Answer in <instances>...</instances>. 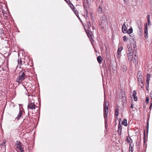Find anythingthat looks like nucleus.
Masks as SVG:
<instances>
[{
	"label": "nucleus",
	"instance_id": "obj_3",
	"mask_svg": "<svg viewBox=\"0 0 152 152\" xmlns=\"http://www.w3.org/2000/svg\"><path fill=\"white\" fill-rule=\"evenodd\" d=\"M26 71H24L21 72V73H20V75L16 79V82L20 84L27 77L26 75Z\"/></svg>",
	"mask_w": 152,
	"mask_h": 152
},
{
	"label": "nucleus",
	"instance_id": "obj_36",
	"mask_svg": "<svg viewBox=\"0 0 152 152\" xmlns=\"http://www.w3.org/2000/svg\"><path fill=\"white\" fill-rule=\"evenodd\" d=\"M126 140H127V142L128 143H129L130 142V140H131L132 139H131V138H126Z\"/></svg>",
	"mask_w": 152,
	"mask_h": 152
},
{
	"label": "nucleus",
	"instance_id": "obj_9",
	"mask_svg": "<svg viewBox=\"0 0 152 152\" xmlns=\"http://www.w3.org/2000/svg\"><path fill=\"white\" fill-rule=\"evenodd\" d=\"M145 37L147 38L148 37V26L147 23L145 24V27L144 28Z\"/></svg>",
	"mask_w": 152,
	"mask_h": 152
},
{
	"label": "nucleus",
	"instance_id": "obj_11",
	"mask_svg": "<svg viewBox=\"0 0 152 152\" xmlns=\"http://www.w3.org/2000/svg\"><path fill=\"white\" fill-rule=\"evenodd\" d=\"M123 47H121L118 48L117 52V54L116 55V57L117 58L119 57L120 54L121 55V50L123 49Z\"/></svg>",
	"mask_w": 152,
	"mask_h": 152
},
{
	"label": "nucleus",
	"instance_id": "obj_18",
	"mask_svg": "<svg viewBox=\"0 0 152 152\" xmlns=\"http://www.w3.org/2000/svg\"><path fill=\"white\" fill-rule=\"evenodd\" d=\"M127 48L128 49V51L129 52H133V49L132 48V45H127Z\"/></svg>",
	"mask_w": 152,
	"mask_h": 152
},
{
	"label": "nucleus",
	"instance_id": "obj_45",
	"mask_svg": "<svg viewBox=\"0 0 152 152\" xmlns=\"http://www.w3.org/2000/svg\"><path fill=\"white\" fill-rule=\"evenodd\" d=\"M139 31L140 33H141L142 31H141V30L140 29Z\"/></svg>",
	"mask_w": 152,
	"mask_h": 152
},
{
	"label": "nucleus",
	"instance_id": "obj_19",
	"mask_svg": "<svg viewBox=\"0 0 152 152\" xmlns=\"http://www.w3.org/2000/svg\"><path fill=\"white\" fill-rule=\"evenodd\" d=\"M97 12L98 13H99L100 14H102L103 12V10H102V8L100 6H99Z\"/></svg>",
	"mask_w": 152,
	"mask_h": 152
},
{
	"label": "nucleus",
	"instance_id": "obj_34",
	"mask_svg": "<svg viewBox=\"0 0 152 152\" xmlns=\"http://www.w3.org/2000/svg\"><path fill=\"white\" fill-rule=\"evenodd\" d=\"M123 41L124 42H126L127 40V37L126 36H124L123 37Z\"/></svg>",
	"mask_w": 152,
	"mask_h": 152
},
{
	"label": "nucleus",
	"instance_id": "obj_17",
	"mask_svg": "<svg viewBox=\"0 0 152 152\" xmlns=\"http://www.w3.org/2000/svg\"><path fill=\"white\" fill-rule=\"evenodd\" d=\"M86 26L87 28H88V29H90L91 27V24L90 21L86 22Z\"/></svg>",
	"mask_w": 152,
	"mask_h": 152
},
{
	"label": "nucleus",
	"instance_id": "obj_37",
	"mask_svg": "<svg viewBox=\"0 0 152 152\" xmlns=\"http://www.w3.org/2000/svg\"><path fill=\"white\" fill-rule=\"evenodd\" d=\"M150 15H147V18L148 21H149V20H150Z\"/></svg>",
	"mask_w": 152,
	"mask_h": 152
},
{
	"label": "nucleus",
	"instance_id": "obj_6",
	"mask_svg": "<svg viewBox=\"0 0 152 152\" xmlns=\"http://www.w3.org/2000/svg\"><path fill=\"white\" fill-rule=\"evenodd\" d=\"M86 33L87 34V35L88 36V37L90 39V40L91 41V43H92V42L94 41V40L93 39V38L92 37V32L90 31V30H88V31H86Z\"/></svg>",
	"mask_w": 152,
	"mask_h": 152
},
{
	"label": "nucleus",
	"instance_id": "obj_33",
	"mask_svg": "<svg viewBox=\"0 0 152 152\" xmlns=\"http://www.w3.org/2000/svg\"><path fill=\"white\" fill-rule=\"evenodd\" d=\"M130 145L129 148V151H131V152H133V147H131V144H130Z\"/></svg>",
	"mask_w": 152,
	"mask_h": 152
},
{
	"label": "nucleus",
	"instance_id": "obj_42",
	"mask_svg": "<svg viewBox=\"0 0 152 152\" xmlns=\"http://www.w3.org/2000/svg\"><path fill=\"white\" fill-rule=\"evenodd\" d=\"M67 3H68V1H69V0H64Z\"/></svg>",
	"mask_w": 152,
	"mask_h": 152
},
{
	"label": "nucleus",
	"instance_id": "obj_20",
	"mask_svg": "<svg viewBox=\"0 0 152 152\" xmlns=\"http://www.w3.org/2000/svg\"><path fill=\"white\" fill-rule=\"evenodd\" d=\"M131 45H132V47H133V48L134 51H136L137 50V49L136 48V45L135 44V42H134L133 43H132V44Z\"/></svg>",
	"mask_w": 152,
	"mask_h": 152
},
{
	"label": "nucleus",
	"instance_id": "obj_12",
	"mask_svg": "<svg viewBox=\"0 0 152 152\" xmlns=\"http://www.w3.org/2000/svg\"><path fill=\"white\" fill-rule=\"evenodd\" d=\"M122 31L123 33H127V30L126 28V25L125 23H124L122 27Z\"/></svg>",
	"mask_w": 152,
	"mask_h": 152
},
{
	"label": "nucleus",
	"instance_id": "obj_8",
	"mask_svg": "<svg viewBox=\"0 0 152 152\" xmlns=\"http://www.w3.org/2000/svg\"><path fill=\"white\" fill-rule=\"evenodd\" d=\"M72 5L73 6V8H72L71 7V8H72L73 11L74 12V13H75V15H76V16L77 17V18H78L82 22V21H81L80 18V17H79V16L78 15V12L77 11V10H76V8L74 7V6L73 5Z\"/></svg>",
	"mask_w": 152,
	"mask_h": 152
},
{
	"label": "nucleus",
	"instance_id": "obj_15",
	"mask_svg": "<svg viewBox=\"0 0 152 152\" xmlns=\"http://www.w3.org/2000/svg\"><path fill=\"white\" fill-rule=\"evenodd\" d=\"M133 94L132 95L133 97L134 98V101H137V98L136 96L137 94V92L135 91H133Z\"/></svg>",
	"mask_w": 152,
	"mask_h": 152
},
{
	"label": "nucleus",
	"instance_id": "obj_38",
	"mask_svg": "<svg viewBox=\"0 0 152 152\" xmlns=\"http://www.w3.org/2000/svg\"><path fill=\"white\" fill-rule=\"evenodd\" d=\"M148 125H147L146 126V130L147 132H148Z\"/></svg>",
	"mask_w": 152,
	"mask_h": 152
},
{
	"label": "nucleus",
	"instance_id": "obj_4",
	"mask_svg": "<svg viewBox=\"0 0 152 152\" xmlns=\"http://www.w3.org/2000/svg\"><path fill=\"white\" fill-rule=\"evenodd\" d=\"M107 20L106 16L104 15H102L100 19L99 25L101 26L102 29H104V27L107 25Z\"/></svg>",
	"mask_w": 152,
	"mask_h": 152
},
{
	"label": "nucleus",
	"instance_id": "obj_31",
	"mask_svg": "<svg viewBox=\"0 0 152 152\" xmlns=\"http://www.w3.org/2000/svg\"><path fill=\"white\" fill-rule=\"evenodd\" d=\"M91 20L92 23V24H95V22L94 19L93 18V17H92L91 18Z\"/></svg>",
	"mask_w": 152,
	"mask_h": 152
},
{
	"label": "nucleus",
	"instance_id": "obj_16",
	"mask_svg": "<svg viewBox=\"0 0 152 152\" xmlns=\"http://www.w3.org/2000/svg\"><path fill=\"white\" fill-rule=\"evenodd\" d=\"M151 74H147L146 75V83H149V80L151 78Z\"/></svg>",
	"mask_w": 152,
	"mask_h": 152
},
{
	"label": "nucleus",
	"instance_id": "obj_22",
	"mask_svg": "<svg viewBox=\"0 0 152 152\" xmlns=\"http://www.w3.org/2000/svg\"><path fill=\"white\" fill-rule=\"evenodd\" d=\"M122 124L124 125L125 126H127V120L126 119H124L122 122Z\"/></svg>",
	"mask_w": 152,
	"mask_h": 152
},
{
	"label": "nucleus",
	"instance_id": "obj_46",
	"mask_svg": "<svg viewBox=\"0 0 152 152\" xmlns=\"http://www.w3.org/2000/svg\"><path fill=\"white\" fill-rule=\"evenodd\" d=\"M77 1H78V0H76Z\"/></svg>",
	"mask_w": 152,
	"mask_h": 152
},
{
	"label": "nucleus",
	"instance_id": "obj_24",
	"mask_svg": "<svg viewBox=\"0 0 152 152\" xmlns=\"http://www.w3.org/2000/svg\"><path fill=\"white\" fill-rule=\"evenodd\" d=\"M97 60L99 63L100 64L102 61V58L100 56H99L97 57Z\"/></svg>",
	"mask_w": 152,
	"mask_h": 152
},
{
	"label": "nucleus",
	"instance_id": "obj_27",
	"mask_svg": "<svg viewBox=\"0 0 152 152\" xmlns=\"http://www.w3.org/2000/svg\"><path fill=\"white\" fill-rule=\"evenodd\" d=\"M18 66H20L21 65H22V60L20 59H18Z\"/></svg>",
	"mask_w": 152,
	"mask_h": 152
},
{
	"label": "nucleus",
	"instance_id": "obj_35",
	"mask_svg": "<svg viewBox=\"0 0 152 152\" xmlns=\"http://www.w3.org/2000/svg\"><path fill=\"white\" fill-rule=\"evenodd\" d=\"M149 102V97H146V103L147 104H148Z\"/></svg>",
	"mask_w": 152,
	"mask_h": 152
},
{
	"label": "nucleus",
	"instance_id": "obj_32",
	"mask_svg": "<svg viewBox=\"0 0 152 152\" xmlns=\"http://www.w3.org/2000/svg\"><path fill=\"white\" fill-rule=\"evenodd\" d=\"M149 84V83H146V90L147 91H148Z\"/></svg>",
	"mask_w": 152,
	"mask_h": 152
},
{
	"label": "nucleus",
	"instance_id": "obj_39",
	"mask_svg": "<svg viewBox=\"0 0 152 152\" xmlns=\"http://www.w3.org/2000/svg\"><path fill=\"white\" fill-rule=\"evenodd\" d=\"M133 104H132L131 105L130 108H133Z\"/></svg>",
	"mask_w": 152,
	"mask_h": 152
},
{
	"label": "nucleus",
	"instance_id": "obj_21",
	"mask_svg": "<svg viewBox=\"0 0 152 152\" xmlns=\"http://www.w3.org/2000/svg\"><path fill=\"white\" fill-rule=\"evenodd\" d=\"M119 111V109L118 108H116L115 109V115L116 116V117H117L118 115Z\"/></svg>",
	"mask_w": 152,
	"mask_h": 152
},
{
	"label": "nucleus",
	"instance_id": "obj_13",
	"mask_svg": "<svg viewBox=\"0 0 152 152\" xmlns=\"http://www.w3.org/2000/svg\"><path fill=\"white\" fill-rule=\"evenodd\" d=\"M137 78L138 79L139 85L141 86L142 88V86H143V84L142 79L139 77H137Z\"/></svg>",
	"mask_w": 152,
	"mask_h": 152
},
{
	"label": "nucleus",
	"instance_id": "obj_30",
	"mask_svg": "<svg viewBox=\"0 0 152 152\" xmlns=\"http://www.w3.org/2000/svg\"><path fill=\"white\" fill-rule=\"evenodd\" d=\"M133 62L135 65L137 64L138 62L137 59H136L135 58H134L133 60Z\"/></svg>",
	"mask_w": 152,
	"mask_h": 152
},
{
	"label": "nucleus",
	"instance_id": "obj_2",
	"mask_svg": "<svg viewBox=\"0 0 152 152\" xmlns=\"http://www.w3.org/2000/svg\"><path fill=\"white\" fill-rule=\"evenodd\" d=\"M37 107V106L35 105L34 102V101L32 99L31 101H29L27 106V109L28 111V115L29 116L30 115V113H31L33 114V111L31 110L33 109H35Z\"/></svg>",
	"mask_w": 152,
	"mask_h": 152
},
{
	"label": "nucleus",
	"instance_id": "obj_43",
	"mask_svg": "<svg viewBox=\"0 0 152 152\" xmlns=\"http://www.w3.org/2000/svg\"><path fill=\"white\" fill-rule=\"evenodd\" d=\"M147 125H149V122L148 121H147Z\"/></svg>",
	"mask_w": 152,
	"mask_h": 152
},
{
	"label": "nucleus",
	"instance_id": "obj_10",
	"mask_svg": "<svg viewBox=\"0 0 152 152\" xmlns=\"http://www.w3.org/2000/svg\"><path fill=\"white\" fill-rule=\"evenodd\" d=\"M133 52H129L128 55V58L129 61H131L133 59Z\"/></svg>",
	"mask_w": 152,
	"mask_h": 152
},
{
	"label": "nucleus",
	"instance_id": "obj_5",
	"mask_svg": "<svg viewBox=\"0 0 152 152\" xmlns=\"http://www.w3.org/2000/svg\"><path fill=\"white\" fill-rule=\"evenodd\" d=\"M15 146L18 149L20 152H24V150L22 148L23 145H22V143L20 141H17L16 143L15 144Z\"/></svg>",
	"mask_w": 152,
	"mask_h": 152
},
{
	"label": "nucleus",
	"instance_id": "obj_25",
	"mask_svg": "<svg viewBox=\"0 0 152 152\" xmlns=\"http://www.w3.org/2000/svg\"><path fill=\"white\" fill-rule=\"evenodd\" d=\"M83 7L86 11V14L87 15L88 14V10L87 7L85 4V3H83Z\"/></svg>",
	"mask_w": 152,
	"mask_h": 152
},
{
	"label": "nucleus",
	"instance_id": "obj_1",
	"mask_svg": "<svg viewBox=\"0 0 152 152\" xmlns=\"http://www.w3.org/2000/svg\"><path fill=\"white\" fill-rule=\"evenodd\" d=\"M108 102H104V115L105 120V124L106 126L107 123V114L108 112Z\"/></svg>",
	"mask_w": 152,
	"mask_h": 152
},
{
	"label": "nucleus",
	"instance_id": "obj_44",
	"mask_svg": "<svg viewBox=\"0 0 152 152\" xmlns=\"http://www.w3.org/2000/svg\"><path fill=\"white\" fill-rule=\"evenodd\" d=\"M92 28L93 29H95V28L94 27V26H92Z\"/></svg>",
	"mask_w": 152,
	"mask_h": 152
},
{
	"label": "nucleus",
	"instance_id": "obj_28",
	"mask_svg": "<svg viewBox=\"0 0 152 152\" xmlns=\"http://www.w3.org/2000/svg\"><path fill=\"white\" fill-rule=\"evenodd\" d=\"M137 75H138V77L140 78L142 76V73L141 72L138 71L137 72Z\"/></svg>",
	"mask_w": 152,
	"mask_h": 152
},
{
	"label": "nucleus",
	"instance_id": "obj_40",
	"mask_svg": "<svg viewBox=\"0 0 152 152\" xmlns=\"http://www.w3.org/2000/svg\"><path fill=\"white\" fill-rule=\"evenodd\" d=\"M148 25L149 26L150 25H151V23H150V20H149V21H148Z\"/></svg>",
	"mask_w": 152,
	"mask_h": 152
},
{
	"label": "nucleus",
	"instance_id": "obj_41",
	"mask_svg": "<svg viewBox=\"0 0 152 152\" xmlns=\"http://www.w3.org/2000/svg\"><path fill=\"white\" fill-rule=\"evenodd\" d=\"M124 2L125 3H127V0H124Z\"/></svg>",
	"mask_w": 152,
	"mask_h": 152
},
{
	"label": "nucleus",
	"instance_id": "obj_14",
	"mask_svg": "<svg viewBox=\"0 0 152 152\" xmlns=\"http://www.w3.org/2000/svg\"><path fill=\"white\" fill-rule=\"evenodd\" d=\"M118 133L119 135H121V134L122 131V126L119 123L118 126Z\"/></svg>",
	"mask_w": 152,
	"mask_h": 152
},
{
	"label": "nucleus",
	"instance_id": "obj_29",
	"mask_svg": "<svg viewBox=\"0 0 152 152\" xmlns=\"http://www.w3.org/2000/svg\"><path fill=\"white\" fill-rule=\"evenodd\" d=\"M133 29L132 28H129L128 31H127V33H128V34H130L132 32Z\"/></svg>",
	"mask_w": 152,
	"mask_h": 152
},
{
	"label": "nucleus",
	"instance_id": "obj_23",
	"mask_svg": "<svg viewBox=\"0 0 152 152\" xmlns=\"http://www.w3.org/2000/svg\"><path fill=\"white\" fill-rule=\"evenodd\" d=\"M23 122L25 124H28L29 122L28 120V119L26 117L23 120Z\"/></svg>",
	"mask_w": 152,
	"mask_h": 152
},
{
	"label": "nucleus",
	"instance_id": "obj_26",
	"mask_svg": "<svg viewBox=\"0 0 152 152\" xmlns=\"http://www.w3.org/2000/svg\"><path fill=\"white\" fill-rule=\"evenodd\" d=\"M122 69L123 71L124 72H126V70L127 69V67L125 65H124L122 67Z\"/></svg>",
	"mask_w": 152,
	"mask_h": 152
},
{
	"label": "nucleus",
	"instance_id": "obj_7",
	"mask_svg": "<svg viewBox=\"0 0 152 152\" xmlns=\"http://www.w3.org/2000/svg\"><path fill=\"white\" fill-rule=\"evenodd\" d=\"M23 114V110H20H20L19 113L17 117L15 118V120H17V121H18L20 120V118L21 117L22 115Z\"/></svg>",
	"mask_w": 152,
	"mask_h": 152
}]
</instances>
